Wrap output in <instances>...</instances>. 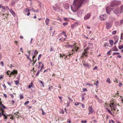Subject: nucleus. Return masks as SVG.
Here are the masks:
<instances>
[{
  "label": "nucleus",
  "instance_id": "338daca9",
  "mask_svg": "<svg viewBox=\"0 0 123 123\" xmlns=\"http://www.w3.org/2000/svg\"><path fill=\"white\" fill-rule=\"evenodd\" d=\"M108 83H109L110 84L111 83V81H110V79L108 78Z\"/></svg>",
  "mask_w": 123,
  "mask_h": 123
},
{
  "label": "nucleus",
  "instance_id": "f704fd0d",
  "mask_svg": "<svg viewBox=\"0 0 123 123\" xmlns=\"http://www.w3.org/2000/svg\"><path fill=\"white\" fill-rule=\"evenodd\" d=\"M0 64L1 65V66H4V62H3V61H1Z\"/></svg>",
  "mask_w": 123,
  "mask_h": 123
},
{
  "label": "nucleus",
  "instance_id": "774afa93",
  "mask_svg": "<svg viewBox=\"0 0 123 123\" xmlns=\"http://www.w3.org/2000/svg\"><path fill=\"white\" fill-rule=\"evenodd\" d=\"M59 98L61 100V101H62V97L61 96H59Z\"/></svg>",
  "mask_w": 123,
  "mask_h": 123
},
{
  "label": "nucleus",
  "instance_id": "2f4dec72",
  "mask_svg": "<svg viewBox=\"0 0 123 123\" xmlns=\"http://www.w3.org/2000/svg\"><path fill=\"white\" fill-rule=\"evenodd\" d=\"M87 121L86 120H82L81 121V123H86Z\"/></svg>",
  "mask_w": 123,
  "mask_h": 123
},
{
  "label": "nucleus",
  "instance_id": "de8ad7c7",
  "mask_svg": "<svg viewBox=\"0 0 123 123\" xmlns=\"http://www.w3.org/2000/svg\"><path fill=\"white\" fill-rule=\"evenodd\" d=\"M80 105H81L82 107L83 108H85V105H84L82 104V103H80Z\"/></svg>",
  "mask_w": 123,
  "mask_h": 123
},
{
  "label": "nucleus",
  "instance_id": "864d4df0",
  "mask_svg": "<svg viewBox=\"0 0 123 123\" xmlns=\"http://www.w3.org/2000/svg\"><path fill=\"white\" fill-rule=\"evenodd\" d=\"M120 8L121 10H123V5L121 6Z\"/></svg>",
  "mask_w": 123,
  "mask_h": 123
},
{
  "label": "nucleus",
  "instance_id": "c85d7f7f",
  "mask_svg": "<svg viewBox=\"0 0 123 123\" xmlns=\"http://www.w3.org/2000/svg\"><path fill=\"white\" fill-rule=\"evenodd\" d=\"M119 54V53L118 52H114L113 54V55H118Z\"/></svg>",
  "mask_w": 123,
  "mask_h": 123
},
{
  "label": "nucleus",
  "instance_id": "c756f323",
  "mask_svg": "<svg viewBox=\"0 0 123 123\" xmlns=\"http://www.w3.org/2000/svg\"><path fill=\"white\" fill-rule=\"evenodd\" d=\"M109 123H115V122L113 120H110L109 121Z\"/></svg>",
  "mask_w": 123,
  "mask_h": 123
},
{
  "label": "nucleus",
  "instance_id": "680f3d73",
  "mask_svg": "<svg viewBox=\"0 0 123 123\" xmlns=\"http://www.w3.org/2000/svg\"><path fill=\"white\" fill-rule=\"evenodd\" d=\"M2 86H3V87H4L5 88H6V86L5 85V84H3V85H2Z\"/></svg>",
  "mask_w": 123,
  "mask_h": 123
},
{
  "label": "nucleus",
  "instance_id": "bb28decb",
  "mask_svg": "<svg viewBox=\"0 0 123 123\" xmlns=\"http://www.w3.org/2000/svg\"><path fill=\"white\" fill-rule=\"evenodd\" d=\"M20 99H22L23 98L24 96H23V94L20 95Z\"/></svg>",
  "mask_w": 123,
  "mask_h": 123
},
{
  "label": "nucleus",
  "instance_id": "603ef678",
  "mask_svg": "<svg viewBox=\"0 0 123 123\" xmlns=\"http://www.w3.org/2000/svg\"><path fill=\"white\" fill-rule=\"evenodd\" d=\"M14 43H15V44H16V45L18 44V41H15L14 42Z\"/></svg>",
  "mask_w": 123,
  "mask_h": 123
},
{
  "label": "nucleus",
  "instance_id": "e2e57ef3",
  "mask_svg": "<svg viewBox=\"0 0 123 123\" xmlns=\"http://www.w3.org/2000/svg\"><path fill=\"white\" fill-rule=\"evenodd\" d=\"M97 69V66H95V67L93 69V70H95V69Z\"/></svg>",
  "mask_w": 123,
  "mask_h": 123
},
{
  "label": "nucleus",
  "instance_id": "58836bf2",
  "mask_svg": "<svg viewBox=\"0 0 123 123\" xmlns=\"http://www.w3.org/2000/svg\"><path fill=\"white\" fill-rule=\"evenodd\" d=\"M69 101H67V105L66 106V107H68L69 106Z\"/></svg>",
  "mask_w": 123,
  "mask_h": 123
},
{
  "label": "nucleus",
  "instance_id": "dca6fc26",
  "mask_svg": "<svg viewBox=\"0 0 123 123\" xmlns=\"http://www.w3.org/2000/svg\"><path fill=\"white\" fill-rule=\"evenodd\" d=\"M35 57V55H34L32 57V59H33V63H34V64L35 63V62H36L37 61V59H36L35 60H34V58Z\"/></svg>",
  "mask_w": 123,
  "mask_h": 123
},
{
  "label": "nucleus",
  "instance_id": "2eb2a0df",
  "mask_svg": "<svg viewBox=\"0 0 123 123\" xmlns=\"http://www.w3.org/2000/svg\"><path fill=\"white\" fill-rule=\"evenodd\" d=\"M79 48V47H75V48H74V49H72V51L73 52L74 51H76L77 52V50Z\"/></svg>",
  "mask_w": 123,
  "mask_h": 123
},
{
  "label": "nucleus",
  "instance_id": "3c124183",
  "mask_svg": "<svg viewBox=\"0 0 123 123\" xmlns=\"http://www.w3.org/2000/svg\"><path fill=\"white\" fill-rule=\"evenodd\" d=\"M122 83L121 82H119V84L118 85V86L120 87H121L122 86Z\"/></svg>",
  "mask_w": 123,
  "mask_h": 123
},
{
  "label": "nucleus",
  "instance_id": "20e7f679",
  "mask_svg": "<svg viewBox=\"0 0 123 123\" xmlns=\"http://www.w3.org/2000/svg\"><path fill=\"white\" fill-rule=\"evenodd\" d=\"M2 108H3L4 109H6V107H5L4 105L2 104V102L1 101V99L0 98V111H1V112L2 114H4V109H3Z\"/></svg>",
  "mask_w": 123,
  "mask_h": 123
},
{
  "label": "nucleus",
  "instance_id": "a211bd4d",
  "mask_svg": "<svg viewBox=\"0 0 123 123\" xmlns=\"http://www.w3.org/2000/svg\"><path fill=\"white\" fill-rule=\"evenodd\" d=\"M104 106L106 111H108V104L106 103L105 104Z\"/></svg>",
  "mask_w": 123,
  "mask_h": 123
},
{
  "label": "nucleus",
  "instance_id": "a19ab883",
  "mask_svg": "<svg viewBox=\"0 0 123 123\" xmlns=\"http://www.w3.org/2000/svg\"><path fill=\"white\" fill-rule=\"evenodd\" d=\"M39 83H40L42 84V86H44V85H43V83L42 82V81H41V80H40L39 81Z\"/></svg>",
  "mask_w": 123,
  "mask_h": 123
},
{
  "label": "nucleus",
  "instance_id": "393cba45",
  "mask_svg": "<svg viewBox=\"0 0 123 123\" xmlns=\"http://www.w3.org/2000/svg\"><path fill=\"white\" fill-rule=\"evenodd\" d=\"M62 35H63L64 36H65V37H67V35L65 33V32L64 31H63L62 32Z\"/></svg>",
  "mask_w": 123,
  "mask_h": 123
},
{
  "label": "nucleus",
  "instance_id": "ea45409f",
  "mask_svg": "<svg viewBox=\"0 0 123 123\" xmlns=\"http://www.w3.org/2000/svg\"><path fill=\"white\" fill-rule=\"evenodd\" d=\"M41 56H42L41 54H40V55H39V56H38V60H40V59L41 57Z\"/></svg>",
  "mask_w": 123,
  "mask_h": 123
},
{
  "label": "nucleus",
  "instance_id": "bf43d9fd",
  "mask_svg": "<svg viewBox=\"0 0 123 123\" xmlns=\"http://www.w3.org/2000/svg\"><path fill=\"white\" fill-rule=\"evenodd\" d=\"M39 73V71H38L37 72V74H36V76H37Z\"/></svg>",
  "mask_w": 123,
  "mask_h": 123
},
{
  "label": "nucleus",
  "instance_id": "052dcab7",
  "mask_svg": "<svg viewBox=\"0 0 123 123\" xmlns=\"http://www.w3.org/2000/svg\"><path fill=\"white\" fill-rule=\"evenodd\" d=\"M4 97L6 98L7 97V95H6L5 94H4Z\"/></svg>",
  "mask_w": 123,
  "mask_h": 123
},
{
  "label": "nucleus",
  "instance_id": "13d9d810",
  "mask_svg": "<svg viewBox=\"0 0 123 123\" xmlns=\"http://www.w3.org/2000/svg\"><path fill=\"white\" fill-rule=\"evenodd\" d=\"M11 104L13 105V104L15 103L14 101L13 100H12V101H11Z\"/></svg>",
  "mask_w": 123,
  "mask_h": 123
},
{
  "label": "nucleus",
  "instance_id": "ddd939ff",
  "mask_svg": "<svg viewBox=\"0 0 123 123\" xmlns=\"http://www.w3.org/2000/svg\"><path fill=\"white\" fill-rule=\"evenodd\" d=\"M2 115L4 117V119H7V116L8 115L7 114L5 115L4 114H2Z\"/></svg>",
  "mask_w": 123,
  "mask_h": 123
},
{
  "label": "nucleus",
  "instance_id": "a18cd8bd",
  "mask_svg": "<svg viewBox=\"0 0 123 123\" xmlns=\"http://www.w3.org/2000/svg\"><path fill=\"white\" fill-rule=\"evenodd\" d=\"M29 101H27L26 102L24 103L25 105H27V104H29Z\"/></svg>",
  "mask_w": 123,
  "mask_h": 123
},
{
  "label": "nucleus",
  "instance_id": "0e129e2a",
  "mask_svg": "<svg viewBox=\"0 0 123 123\" xmlns=\"http://www.w3.org/2000/svg\"><path fill=\"white\" fill-rule=\"evenodd\" d=\"M117 57H119V58H120L121 57V55H117Z\"/></svg>",
  "mask_w": 123,
  "mask_h": 123
},
{
  "label": "nucleus",
  "instance_id": "cd10ccee",
  "mask_svg": "<svg viewBox=\"0 0 123 123\" xmlns=\"http://www.w3.org/2000/svg\"><path fill=\"white\" fill-rule=\"evenodd\" d=\"M86 86H92V85L90 83L88 82L86 83Z\"/></svg>",
  "mask_w": 123,
  "mask_h": 123
},
{
  "label": "nucleus",
  "instance_id": "7c9ffc66",
  "mask_svg": "<svg viewBox=\"0 0 123 123\" xmlns=\"http://www.w3.org/2000/svg\"><path fill=\"white\" fill-rule=\"evenodd\" d=\"M43 67H44L43 63H42V66L41 67V69H40V71L42 72V71H41L42 69L43 68Z\"/></svg>",
  "mask_w": 123,
  "mask_h": 123
},
{
  "label": "nucleus",
  "instance_id": "f03ea898",
  "mask_svg": "<svg viewBox=\"0 0 123 123\" xmlns=\"http://www.w3.org/2000/svg\"><path fill=\"white\" fill-rule=\"evenodd\" d=\"M121 4V1H120L115 0L112 1L111 3L110 6L111 7H113Z\"/></svg>",
  "mask_w": 123,
  "mask_h": 123
},
{
  "label": "nucleus",
  "instance_id": "39448f33",
  "mask_svg": "<svg viewBox=\"0 0 123 123\" xmlns=\"http://www.w3.org/2000/svg\"><path fill=\"white\" fill-rule=\"evenodd\" d=\"M100 19L101 20H104L107 19V15L106 14H103L100 15L99 16Z\"/></svg>",
  "mask_w": 123,
  "mask_h": 123
},
{
  "label": "nucleus",
  "instance_id": "412c9836",
  "mask_svg": "<svg viewBox=\"0 0 123 123\" xmlns=\"http://www.w3.org/2000/svg\"><path fill=\"white\" fill-rule=\"evenodd\" d=\"M81 103H79L78 102H76L74 103V105L75 106H78Z\"/></svg>",
  "mask_w": 123,
  "mask_h": 123
},
{
  "label": "nucleus",
  "instance_id": "7ed1b4c3",
  "mask_svg": "<svg viewBox=\"0 0 123 123\" xmlns=\"http://www.w3.org/2000/svg\"><path fill=\"white\" fill-rule=\"evenodd\" d=\"M117 104L114 103H110V107L111 109V110L112 111H115L117 110V111H118V110H117Z\"/></svg>",
  "mask_w": 123,
  "mask_h": 123
},
{
  "label": "nucleus",
  "instance_id": "72a5a7b5",
  "mask_svg": "<svg viewBox=\"0 0 123 123\" xmlns=\"http://www.w3.org/2000/svg\"><path fill=\"white\" fill-rule=\"evenodd\" d=\"M89 49H90V47H87L86 49H85L84 50H86V51H88Z\"/></svg>",
  "mask_w": 123,
  "mask_h": 123
},
{
  "label": "nucleus",
  "instance_id": "9d476101",
  "mask_svg": "<svg viewBox=\"0 0 123 123\" xmlns=\"http://www.w3.org/2000/svg\"><path fill=\"white\" fill-rule=\"evenodd\" d=\"M119 10V8H117L116 10L114 11V12L116 14H117L119 13V12L118 11Z\"/></svg>",
  "mask_w": 123,
  "mask_h": 123
},
{
  "label": "nucleus",
  "instance_id": "f257e3e1",
  "mask_svg": "<svg viewBox=\"0 0 123 123\" xmlns=\"http://www.w3.org/2000/svg\"><path fill=\"white\" fill-rule=\"evenodd\" d=\"M86 0H74L71 8L73 12L76 11Z\"/></svg>",
  "mask_w": 123,
  "mask_h": 123
},
{
  "label": "nucleus",
  "instance_id": "b1692460",
  "mask_svg": "<svg viewBox=\"0 0 123 123\" xmlns=\"http://www.w3.org/2000/svg\"><path fill=\"white\" fill-rule=\"evenodd\" d=\"M78 23H75L74 24L72 25H71V26L72 27H73L72 26H77L78 25Z\"/></svg>",
  "mask_w": 123,
  "mask_h": 123
},
{
  "label": "nucleus",
  "instance_id": "09e8293b",
  "mask_svg": "<svg viewBox=\"0 0 123 123\" xmlns=\"http://www.w3.org/2000/svg\"><path fill=\"white\" fill-rule=\"evenodd\" d=\"M38 53V52L37 51V50H35V52L34 53V54L35 55H36Z\"/></svg>",
  "mask_w": 123,
  "mask_h": 123
},
{
  "label": "nucleus",
  "instance_id": "69168bd1",
  "mask_svg": "<svg viewBox=\"0 0 123 123\" xmlns=\"http://www.w3.org/2000/svg\"><path fill=\"white\" fill-rule=\"evenodd\" d=\"M26 10H28V11L29 12L30 11V10H29L27 8H26L25 9V11H26Z\"/></svg>",
  "mask_w": 123,
  "mask_h": 123
},
{
  "label": "nucleus",
  "instance_id": "c9c22d12",
  "mask_svg": "<svg viewBox=\"0 0 123 123\" xmlns=\"http://www.w3.org/2000/svg\"><path fill=\"white\" fill-rule=\"evenodd\" d=\"M9 11H10V12H11L12 14H15V13H14V12L13 10H12L10 9Z\"/></svg>",
  "mask_w": 123,
  "mask_h": 123
},
{
  "label": "nucleus",
  "instance_id": "6ab92c4d",
  "mask_svg": "<svg viewBox=\"0 0 123 123\" xmlns=\"http://www.w3.org/2000/svg\"><path fill=\"white\" fill-rule=\"evenodd\" d=\"M110 44L111 46L113 45V40H110L109 41Z\"/></svg>",
  "mask_w": 123,
  "mask_h": 123
},
{
  "label": "nucleus",
  "instance_id": "79ce46f5",
  "mask_svg": "<svg viewBox=\"0 0 123 123\" xmlns=\"http://www.w3.org/2000/svg\"><path fill=\"white\" fill-rule=\"evenodd\" d=\"M54 49L52 47H51L50 51H54Z\"/></svg>",
  "mask_w": 123,
  "mask_h": 123
},
{
  "label": "nucleus",
  "instance_id": "8fccbe9b",
  "mask_svg": "<svg viewBox=\"0 0 123 123\" xmlns=\"http://www.w3.org/2000/svg\"><path fill=\"white\" fill-rule=\"evenodd\" d=\"M87 51L85 50H84V51L83 53L86 54L87 53Z\"/></svg>",
  "mask_w": 123,
  "mask_h": 123
},
{
  "label": "nucleus",
  "instance_id": "423d86ee",
  "mask_svg": "<svg viewBox=\"0 0 123 123\" xmlns=\"http://www.w3.org/2000/svg\"><path fill=\"white\" fill-rule=\"evenodd\" d=\"M88 110L89 111L88 114H90L93 112L94 110L92 108V106H89Z\"/></svg>",
  "mask_w": 123,
  "mask_h": 123
},
{
  "label": "nucleus",
  "instance_id": "6e6d98bb",
  "mask_svg": "<svg viewBox=\"0 0 123 123\" xmlns=\"http://www.w3.org/2000/svg\"><path fill=\"white\" fill-rule=\"evenodd\" d=\"M123 34L122 33L121 34L120 38H123Z\"/></svg>",
  "mask_w": 123,
  "mask_h": 123
},
{
  "label": "nucleus",
  "instance_id": "a878e982",
  "mask_svg": "<svg viewBox=\"0 0 123 123\" xmlns=\"http://www.w3.org/2000/svg\"><path fill=\"white\" fill-rule=\"evenodd\" d=\"M15 4V2L14 1L12 0L11 3V5L12 6H14Z\"/></svg>",
  "mask_w": 123,
  "mask_h": 123
},
{
  "label": "nucleus",
  "instance_id": "473e14b6",
  "mask_svg": "<svg viewBox=\"0 0 123 123\" xmlns=\"http://www.w3.org/2000/svg\"><path fill=\"white\" fill-rule=\"evenodd\" d=\"M68 24V23L67 22H65L63 23V25L64 26L67 25Z\"/></svg>",
  "mask_w": 123,
  "mask_h": 123
},
{
  "label": "nucleus",
  "instance_id": "aec40b11",
  "mask_svg": "<svg viewBox=\"0 0 123 123\" xmlns=\"http://www.w3.org/2000/svg\"><path fill=\"white\" fill-rule=\"evenodd\" d=\"M19 82L18 80H16L15 81V84L17 85L19 83Z\"/></svg>",
  "mask_w": 123,
  "mask_h": 123
},
{
  "label": "nucleus",
  "instance_id": "e433bc0d",
  "mask_svg": "<svg viewBox=\"0 0 123 123\" xmlns=\"http://www.w3.org/2000/svg\"><path fill=\"white\" fill-rule=\"evenodd\" d=\"M116 31H115L112 32V34L113 35H115L116 33Z\"/></svg>",
  "mask_w": 123,
  "mask_h": 123
},
{
  "label": "nucleus",
  "instance_id": "5701e85b",
  "mask_svg": "<svg viewBox=\"0 0 123 123\" xmlns=\"http://www.w3.org/2000/svg\"><path fill=\"white\" fill-rule=\"evenodd\" d=\"M118 48L119 49H123V44L121 46H119Z\"/></svg>",
  "mask_w": 123,
  "mask_h": 123
},
{
  "label": "nucleus",
  "instance_id": "4468645a",
  "mask_svg": "<svg viewBox=\"0 0 123 123\" xmlns=\"http://www.w3.org/2000/svg\"><path fill=\"white\" fill-rule=\"evenodd\" d=\"M113 50L114 51H118V49H117V47H116V46H114L113 49Z\"/></svg>",
  "mask_w": 123,
  "mask_h": 123
},
{
  "label": "nucleus",
  "instance_id": "f8f14e48",
  "mask_svg": "<svg viewBox=\"0 0 123 123\" xmlns=\"http://www.w3.org/2000/svg\"><path fill=\"white\" fill-rule=\"evenodd\" d=\"M49 19L47 18H46V19L45 20V22L46 25H48L49 24Z\"/></svg>",
  "mask_w": 123,
  "mask_h": 123
},
{
  "label": "nucleus",
  "instance_id": "6e6552de",
  "mask_svg": "<svg viewBox=\"0 0 123 123\" xmlns=\"http://www.w3.org/2000/svg\"><path fill=\"white\" fill-rule=\"evenodd\" d=\"M91 16V14L90 13H88L86 15L84 18V19L85 20H86L89 19Z\"/></svg>",
  "mask_w": 123,
  "mask_h": 123
},
{
  "label": "nucleus",
  "instance_id": "4c0bfd02",
  "mask_svg": "<svg viewBox=\"0 0 123 123\" xmlns=\"http://www.w3.org/2000/svg\"><path fill=\"white\" fill-rule=\"evenodd\" d=\"M108 112H109L110 114L113 116H114L113 115V113H112L111 111L109 110L108 109Z\"/></svg>",
  "mask_w": 123,
  "mask_h": 123
},
{
  "label": "nucleus",
  "instance_id": "9b49d317",
  "mask_svg": "<svg viewBox=\"0 0 123 123\" xmlns=\"http://www.w3.org/2000/svg\"><path fill=\"white\" fill-rule=\"evenodd\" d=\"M64 7L66 9H68L69 8V6L68 4H66L65 5Z\"/></svg>",
  "mask_w": 123,
  "mask_h": 123
},
{
  "label": "nucleus",
  "instance_id": "4be33fe9",
  "mask_svg": "<svg viewBox=\"0 0 123 123\" xmlns=\"http://www.w3.org/2000/svg\"><path fill=\"white\" fill-rule=\"evenodd\" d=\"M123 23V20H122L120 21L119 23V25H121Z\"/></svg>",
  "mask_w": 123,
  "mask_h": 123
},
{
  "label": "nucleus",
  "instance_id": "37998d69",
  "mask_svg": "<svg viewBox=\"0 0 123 123\" xmlns=\"http://www.w3.org/2000/svg\"><path fill=\"white\" fill-rule=\"evenodd\" d=\"M83 91L84 92L87 91V90L86 88H83Z\"/></svg>",
  "mask_w": 123,
  "mask_h": 123
},
{
  "label": "nucleus",
  "instance_id": "4d7b16f0",
  "mask_svg": "<svg viewBox=\"0 0 123 123\" xmlns=\"http://www.w3.org/2000/svg\"><path fill=\"white\" fill-rule=\"evenodd\" d=\"M115 81L117 83H118V80H117V78H116L115 79Z\"/></svg>",
  "mask_w": 123,
  "mask_h": 123
},
{
  "label": "nucleus",
  "instance_id": "f3484780",
  "mask_svg": "<svg viewBox=\"0 0 123 123\" xmlns=\"http://www.w3.org/2000/svg\"><path fill=\"white\" fill-rule=\"evenodd\" d=\"M33 85V82L32 81L31 82V84L29 85L28 86V88H30L31 87H32V86Z\"/></svg>",
  "mask_w": 123,
  "mask_h": 123
},
{
  "label": "nucleus",
  "instance_id": "0eeeda50",
  "mask_svg": "<svg viewBox=\"0 0 123 123\" xmlns=\"http://www.w3.org/2000/svg\"><path fill=\"white\" fill-rule=\"evenodd\" d=\"M83 64V66L84 67H87L88 68H90L91 66V65L87 62L86 63H85L84 61L82 62Z\"/></svg>",
  "mask_w": 123,
  "mask_h": 123
},
{
  "label": "nucleus",
  "instance_id": "5fc2aeb1",
  "mask_svg": "<svg viewBox=\"0 0 123 123\" xmlns=\"http://www.w3.org/2000/svg\"><path fill=\"white\" fill-rule=\"evenodd\" d=\"M3 79V76L2 75H0V80L2 79Z\"/></svg>",
  "mask_w": 123,
  "mask_h": 123
},
{
  "label": "nucleus",
  "instance_id": "c03bdc74",
  "mask_svg": "<svg viewBox=\"0 0 123 123\" xmlns=\"http://www.w3.org/2000/svg\"><path fill=\"white\" fill-rule=\"evenodd\" d=\"M53 87L52 86H51V87H49V90L51 91V89H53Z\"/></svg>",
  "mask_w": 123,
  "mask_h": 123
},
{
  "label": "nucleus",
  "instance_id": "49530a36",
  "mask_svg": "<svg viewBox=\"0 0 123 123\" xmlns=\"http://www.w3.org/2000/svg\"><path fill=\"white\" fill-rule=\"evenodd\" d=\"M18 112H16V114H15V115H16V117H17L18 118L19 117V116L18 115H17V114H18Z\"/></svg>",
  "mask_w": 123,
  "mask_h": 123
},
{
  "label": "nucleus",
  "instance_id": "1a4fd4ad",
  "mask_svg": "<svg viewBox=\"0 0 123 123\" xmlns=\"http://www.w3.org/2000/svg\"><path fill=\"white\" fill-rule=\"evenodd\" d=\"M18 74V72L16 70H14L11 73V74H12V75H16Z\"/></svg>",
  "mask_w": 123,
  "mask_h": 123
}]
</instances>
